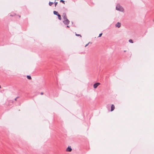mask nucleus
Returning <instances> with one entry per match:
<instances>
[{"instance_id": "1", "label": "nucleus", "mask_w": 154, "mask_h": 154, "mask_svg": "<svg viewBox=\"0 0 154 154\" xmlns=\"http://www.w3.org/2000/svg\"><path fill=\"white\" fill-rule=\"evenodd\" d=\"M116 9L121 12H123L124 11V9L119 4H117L116 7Z\"/></svg>"}, {"instance_id": "2", "label": "nucleus", "mask_w": 154, "mask_h": 154, "mask_svg": "<svg viewBox=\"0 0 154 154\" xmlns=\"http://www.w3.org/2000/svg\"><path fill=\"white\" fill-rule=\"evenodd\" d=\"M63 22L66 25H68L69 23V21L67 18L63 19Z\"/></svg>"}, {"instance_id": "3", "label": "nucleus", "mask_w": 154, "mask_h": 154, "mask_svg": "<svg viewBox=\"0 0 154 154\" xmlns=\"http://www.w3.org/2000/svg\"><path fill=\"white\" fill-rule=\"evenodd\" d=\"M100 85V83H97L94 84V85L93 87L94 88H96L99 85Z\"/></svg>"}, {"instance_id": "4", "label": "nucleus", "mask_w": 154, "mask_h": 154, "mask_svg": "<svg viewBox=\"0 0 154 154\" xmlns=\"http://www.w3.org/2000/svg\"><path fill=\"white\" fill-rule=\"evenodd\" d=\"M121 26V23L119 22H118L116 25V27H117L118 28H119Z\"/></svg>"}, {"instance_id": "5", "label": "nucleus", "mask_w": 154, "mask_h": 154, "mask_svg": "<svg viewBox=\"0 0 154 154\" xmlns=\"http://www.w3.org/2000/svg\"><path fill=\"white\" fill-rule=\"evenodd\" d=\"M115 107L114 105L112 104L111 105V111H113L115 109Z\"/></svg>"}, {"instance_id": "6", "label": "nucleus", "mask_w": 154, "mask_h": 154, "mask_svg": "<svg viewBox=\"0 0 154 154\" xmlns=\"http://www.w3.org/2000/svg\"><path fill=\"white\" fill-rule=\"evenodd\" d=\"M62 17L63 19L67 18L66 14L65 13H63V14Z\"/></svg>"}, {"instance_id": "7", "label": "nucleus", "mask_w": 154, "mask_h": 154, "mask_svg": "<svg viewBox=\"0 0 154 154\" xmlns=\"http://www.w3.org/2000/svg\"><path fill=\"white\" fill-rule=\"evenodd\" d=\"M66 151L68 152H71L72 151V149L71 147H68L66 149Z\"/></svg>"}, {"instance_id": "8", "label": "nucleus", "mask_w": 154, "mask_h": 154, "mask_svg": "<svg viewBox=\"0 0 154 154\" xmlns=\"http://www.w3.org/2000/svg\"><path fill=\"white\" fill-rule=\"evenodd\" d=\"M53 13L54 15H56L57 16L59 14L58 12L56 11H54Z\"/></svg>"}, {"instance_id": "9", "label": "nucleus", "mask_w": 154, "mask_h": 154, "mask_svg": "<svg viewBox=\"0 0 154 154\" xmlns=\"http://www.w3.org/2000/svg\"><path fill=\"white\" fill-rule=\"evenodd\" d=\"M57 16L58 17V19L59 20H61V17L60 15L59 14H58Z\"/></svg>"}, {"instance_id": "10", "label": "nucleus", "mask_w": 154, "mask_h": 154, "mask_svg": "<svg viewBox=\"0 0 154 154\" xmlns=\"http://www.w3.org/2000/svg\"><path fill=\"white\" fill-rule=\"evenodd\" d=\"M27 78L28 79H31V77L30 75H27Z\"/></svg>"}, {"instance_id": "11", "label": "nucleus", "mask_w": 154, "mask_h": 154, "mask_svg": "<svg viewBox=\"0 0 154 154\" xmlns=\"http://www.w3.org/2000/svg\"><path fill=\"white\" fill-rule=\"evenodd\" d=\"M53 4V2H49V5L50 6H51Z\"/></svg>"}, {"instance_id": "12", "label": "nucleus", "mask_w": 154, "mask_h": 154, "mask_svg": "<svg viewBox=\"0 0 154 154\" xmlns=\"http://www.w3.org/2000/svg\"><path fill=\"white\" fill-rule=\"evenodd\" d=\"M129 42L132 43H133V42L132 39H129Z\"/></svg>"}, {"instance_id": "13", "label": "nucleus", "mask_w": 154, "mask_h": 154, "mask_svg": "<svg viewBox=\"0 0 154 154\" xmlns=\"http://www.w3.org/2000/svg\"><path fill=\"white\" fill-rule=\"evenodd\" d=\"M60 2H62L64 4H65V1L63 0H60Z\"/></svg>"}, {"instance_id": "14", "label": "nucleus", "mask_w": 154, "mask_h": 154, "mask_svg": "<svg viewBox=\"0 0 154 154\" xmlns=\"http://www.w3.org/2000/svg\"><path fill=\"white\" fill-rule=\"evenodd\" d=\"M55 1H55V2H54V3H55V6L56 7V5H57V2H56Z\"/></svg>"}, {"instance_id": "15", "label": "nucleus", "mask_w": 154, "mask_h": 154, "mask_svg": "<svg viewBox=\"0 0 154 154\" xmlns=\"http://www.w3.org/2000/svg\"><path fill=\"white\" fill-rule=\"evenodd\" d=\"M102 35V33H101L100 34H99V36H98V37H100L101 36V35Z\"/></svg>"}, {"instance_id": "16", "label": "nucleus", "mask_w": 154, "mask_h": 154, "mask_svg": "<svg viewBox=\"0 0 154 154\" xmlns=\"http://www.w3.org/2000/svg\"><path fill=\"white\" fill-rule=\"evenodd\" d=\"M75 35H76V36H80V37H81V35H80V34H76Z\"/></svg>"}, {"instance_id": "17", "label": "nucleus", "mask_w": 154, "mask_h": 154, "mask_svg": "<svg viewBox=\"0 0 154 154\" xmlns=\"http://www.w3.org/2000/svg\"><path fill=\"white\" fill-rule=\"evenodd\" d=\"M89 44V43H88L87 44L85 45V47H87V46Z\"/></svg>"}, {"instance_id": "18", "label": "nucleus", "mask_w": 154, "mask_h": 154, "mask_svg": "<svg viewBox=\"0 0 154 154\" xmlns=\"http://www.w3.org/2000/svg\"><path fill=\"white\" fill-rule=\"evenodd\" d=\"M41 95H43V92H42L41 93Z\"/></svg>"}, {"instance_id": "19", "label": "nucleus", "mask_w": 154, "mask_h": 154, "mask_svg": "<svg viewBox=\"0 0 154 154\" xmlns=\"http://www.w3.org/2000/svg\"><path fill=\"white\" fill-rule=\"evenodd\" d=\"M17 97L15 99V100H17Z\"/></svg>"}, {"instance_id": "20", "label": "nucleus", "mask_w": 154, "mask_h": 154, "mask_svg": "<svg viewBox=\"0 0 154 154\" xmlns=\"http://www.w3.org/2000/svg\"><path fill=\"white\" fill-rule=\"evenodd\" d=\"M67 27H69V26H67Z\"/></svg>"}, {"instance_id": "21", "label": "nucleus", "mask_w": 154, "mask_h": 154, "mask_svg": "<svg viewBox=\"0 0 154 154\" xmlns=\"http://www.w3.org/2000/svg\"><path fill=\"white\" fill-rule=\"evenodd\" d=\"M153 21L154 22V19L153 20Z\"/></svg>"}, {"instance_id": "22", "label": "nucleus", "mask_w": 154, "mask_h": 154, "mask_svg": "<svg viewBox=\"0 0 154 154\" xmlns=\"http://www.w3.org/2000/svg\"><path fill=\"white\" fill-rule=\"evenodd\" d=\"M124 52H126V51H124Z\"/></svg>"}]
</instances>
